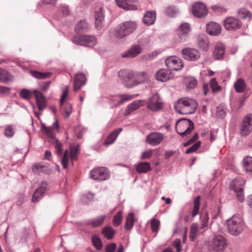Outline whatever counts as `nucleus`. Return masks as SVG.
Masks as SVG:
<instances>
[{
    "label": "nucleus",
    "mask_w": 252,
    "mask_h": 252,
    "mask_svg": "<svg viewBox=\"0 0 252 252\" xmlns=\"http://www.w3.org/2000/svg\"><path fill=\"white\" fill-rule=\"evenodd\" d=\"M198 104L195 100L187 97L179 99L174 104L176 112L181 114H191L195 112Z\"/></svg>",
    "instance_id": "nucleus-1"
},
{
    "label": "nucleus",
    "mask_w": 252,
    "mask_h": 252,
    "mask_svg": "<svg viewBox=\"0 0 252 252\" xmlns=\"http://www.w3.org/2000/svg\"><path fill=\"white\" fill-rule=\"evenodd\" d=\"M137 28L135 21L130 20L122 22L116 29L115 36L119 39H123L133 33Z\"/></svg>",
    "instance_id": "nucleus-2"
},
{
    "label": "nucleus",
    "mask_w": 252,
    "mask_h": 252,
    "mask_svg": "<svg viewBox=\"0 0 252 252\" xmlns=\"http://www.w3.org/2000/svg\"><path fill=\"white\" fill-rule=\"evenodd\" d=\"M227 229L232 235L238 236L244 228V223L239 217L233 216L227 221Z\"/></svg>",
    "instance_id": "nucleus-3"
},
{
    "label": "nucleus",
    "mask_w": 252,
    "mask_h": 252,
    "mask_svg": "<svg viewBox=\"0 0 252 252\" xmlns=\"http://www.w3.org/2000/svg\"><path fill=\"white\" fill-rule=\"evenodd\" d=\"M246 180L241 177L236 178L230 184V189L235 192L238 201L243 202L245 200L243 186Z\"/></svg>",
    "instance_id": "nucleus-4"
},
{
    "label": "nucleus",
    "mask_w": 252,
    "mask_h": 252,
    "mask_svg": "<svg viewBox=\"0 0 252 252\" xmlns=\"http://www.w3.org/2000/svg\"><path fill=\"white\" fill-rule=\"evenodd\" d=\"M175 128L179 134L184 136L192 131L194 128V124L189 119H181L176 122Z\"/></svg>",
    "instance_id": "nucleus-5"
},
{
    "label": "nucleus",
    "mask_w": 252,
    "mask_h": 252,
    "mask_svg": "<svg viewBox=\"0 0 252 252\" xmlns=\"http://www.w3.org/2000/svg\"><path fill=\"white\" fill-rule=\"evenodd\" d=\"M191 31V27L188 23L181 24L176 29L175 41L177 43H182L186 41L189 37Z\"/></svg>",
    "instance_id": "nucleus-6"
},
{
    "label": "nucleus",
    "mask_w": 252,
    "mask_h": 252,
    "mask_svg": "<svg viewBox=\"0 0 252 252\" xmlns=\"http://www.w3.org/2000/svg\"><path fill=\"white\" fill-rule=\"evenodd\" d=\"M163 103L158 94H155L150 96L147 101V108L153 112L158 111L162 110Z\"/></svg>",
    "instance_id": "nucleus-7"
},
{
    "label": "nucleus",
    "mask_w": 252,
    "mask_h": 252,
    "mask_svg": "<svg viewBox=\"0 0 252 252\" xmlns=\"http://www.w3.org/2000/svg\"><path fill=\"white\" fill-rule=\"evenodd\" d=\"M74 44L89 47H94L96 43V38L91 35L74 36L72 38Z\"/></svg>",
    "instance_id": "nucleus-8"
},
{
    "label": "nucleus",
    "mask_w": 252,
    "mask_h": 252,
    "mask_svg": "<svg viewBox=\"0 0 252 252\" xmlns=\"http://www.w3.org/2000/svg\"><path fill=\"white\" fill-rule=\"evenodd\" d=\"M90 176L94 180L102 181L108 179L110 174L106 168L100 167L92 170L90 171Z\"/></svg>",
    "instance_id": "nucleus-9"
},
{
    "label": "nucleus",
    "mask_w": 252,
    "mask_h": 252,
    "mask_svg": "<svg viewBox=\"0 0 252 252\" xmlns=\"http://www.w3.org/2000/svg\"><path fill=\"white\" fill-rule=\"evenodd\" d=\"M78 153L79 147L78 146L71 148L70 154L67 150H66L64 151L61 159L62 164L64 169H66L67 168L69 158H71L72 162L76 160L77 159V155Z\"/></svg>",
    "instance_id": "nucleus-10"
},
{
    "label": "nucleus",
    "mask_w": 252,
    "mask_h": 252,
    "mask_svg": "<svg viewBox=\"0 0 252 252\" xmlns=\"http://www.w3.org/2000/svg\"><path fill=\"white\" fill-rule=\"evenodd\" d=\"M166 66L171 71V70L178 71L184 66L182 61L176 56H170L165 61Z\"/></svg>",
    "instance_id": "nucleus-11"
},
{
    "label": "nucleus",
    "mask_w": 252,
    "mask_h": 252,
    "mask_svg": "<svg viewBox=\"0 0 252 252\" xmlns=\"http://www.w3.org/2000/svg\"><path fill=\"white\" fill-rule=\"evenodd\" d=\"M252 131V114L246 116L243 119L240 126V133L241 136L249 135Z\"/></svg>",
    "instance_id": "nucleus-12"
},
{
    "label": "nucleus",
    "mask_w": 252,
    "mask_h": 252,
    "mask_svg": "<svg viewBox=\"0 0 252 252\" xmlns=\"http://www.w3.org/2000/svg\"><path fill=\"white\" fill-rule=\"evenodd\" d=\"M227 245L225 238L220 235H216L212 240V248L213 250L219 252L224 251Z\"/></svg>",
    "instance_id": "nucleus-13"
},
{
    "label": "nucleus",
    "mask_w": 252,
    "mask_h": 252,
    "mask_svg": "<svg viewBox=\"0 0 252 252\" xmlns=\"http://www.w3.org/2000/svg\"><path fill=\"white\" fill-rule=\"evenodd\" d=\"M181 52L183 58L187 61H195L200 57L199 52L194 48L186 47L183 49Z\"/></svg>",
    "instance_id": "nucleus-14"
},
{
    "label": "nucleus",
    "mask_w": 252,
    "mask_h": 252,
    "mask_svg": "<svg viewBox=\"0 0 252 252\" xmlns=\"http://www.w3.org/2000/svg\"><path fill=\"white\" fill-rule=\"evenodd\" d=\"M241 22L234 17H228L223 20V26L227 31H236L242 27Z\"/></svg>",
    "instance_id": "nucleus-15"
},
{
    "label": "nucleus",
    "mask_w": 252,
    "mask_h": 252,
    "mask_svg": "<svg viewBox=\"0 0 252 252\" xmlns=\"http://www.w3.org/2000/svg\"><path fill=\"white\" fill-rule=\"evenodd\" d=\"M164 138V135L159 132H151L146 138V142L151 146H156L160 144Z\"/></svg>",
    "instance_id": "nucleus-16"
},
{
    "label": "nucleus",
    "mask_w": 252,
    "mask_h": 252,
    "mask_svg": "<svg viewBox=\"0 0 252 252\" xmlns=\"http://www.w3.org/2000/svg\"><path fill=\"white\" fill-rule=\"evenodd\" d=\"M191 12L195 17L202 18L207 14L208 9L203 3L198 2L192 5Z\"/></svg>",
    "instance_id": "nucleus-17"
},
{
    "label": "nucleus",
    "mask_w": 252,
    "mask_h": 252,
    "mask_svg": "<svg viewBox=\"0 0 252 252\" xmlns=\"http://www.w3.org/2000/svg\"><path fill=\"white\" fill-rule=\"evenodd\" d=\"M105 9L103 7H100L94 13L95 27L98 30H101L104 26Z\"/></svg>",
    "instance_id": "nucleus-18"
},
{
    "label": "nucleus",
    "mask_w": 252,
    "mask_h": 252,
    "mask_svg": "<svg viewBox=\"0 0 252 252\" xmlns=\"http://www.w3.org/2000/svg\"><path fill=\"white\" fill-rule=\"evenodd\" d=\"M174 75L169 69H159L156 74V79L157 80L164 82L173 78Z\"/></svg>",
    "instance_id": "nucleus-19"
},
{
    "label": "nucleus",
    "mask_w": 252,
    "mask_h": 252,
    "mask_svg": "<svg viewBox=\"0 0 252 252\" xmlns=\"http://www.w3.org/2000/svg\"><path fill=\"white\" fill-rule=\"evenodd\" d=\"M142 52V48L138 45L132 46L122 54V57L124 58H133Z\"/></svg>",
    "instance_id": "nucleus-20"
},
{
    "label": "nucleus",
    "mask_w": 252,
    "mask_h": 252,
    "mask_svg": "<svg viewBox=\"0 0 252 252\" xmlns=\"http://www.w3.org/2000/svg\"><path fill=\"white\" fill-rule=\"evenodd\" d=\"M47 188V182L45 181L41 182L40 186L34 191L32 200L34 202H38L43 196Z\"/></svg>",
    "instance_id": "nucleus-21"
},
{
    "label": "nucleus",
    "mask_w": 252,
    "mask_h": 252,
    "mask_svg": "<svg viewBox=\"0 0 252 252\" xmlns=\"http://www.w3.org/2000/svg\"><path fill=\"white\" fill-rule=\"evenodd\" d=\"M225 53V47L221 43L216 44L214 48L213 57L216 60H220L223 59Z\"/></svg>",
    "instance_id": "nucleus-22"
},
{
    "label": "nucleus",
    "mask_w": 252,
    "mask_h": 252,
    "mask_svg": "<svg viewBox=\"0 0 252 252\" xmlns=\"http://www.w3.org/2000/svg\"><path fill=\"white\" fill-rule=\"evenodd\" d=\"M221 31V27L217 23L212 22L206 25V31L210 35H218L220 34Z\"/></svg>",
    "instance_id": "nucleus-23"
},
{
    "label": "nucleus",
    "mask_w": 252,
    "mask_h": 252,
    "mask_svg": "<svg viewBox=\"0 0 252 252\" xmlns=\"http://www.w3.org/2000/svg\"><path fill=\"white\" fill-rule=\"evenodd\" d=\"M34 93L38 108L40 111H42L47 106L46 99L41 92L34 90Z\"/></svg>",
    "instance_id": "nucleus-24"
},
{
    "label": "nucleus",
    "mask_w": 252,
    "mask_h": 252,
    "mask_svg": "<svg viewBox=\"0 0 252 252\" xmlns=\"http://www.w3.org/2000/svg\"><path fill=\"white\" fill-rule=\"evenodd\" d=\"M86 80L87 79L84 74H77L74 82V91H77L80 90L85 84Z\"/></svg>",
    "instance_id": "nucleus-25"
},
{
    "label": "nucleus",
    "mask_w": 252,
    "mask_h": 252,
    "mask_svg": "<svg viewBox=\"0 0 252 252\" xmlns=\"http://www.w3.org/2000/svg\"><path fill=\"white\" fill-rule=\"evenodd\" d=\"M59 127L58 121L57 119H56L55 123L53 124L52 126L47 127L45 125L42 124L41 125V130L44 131L45 133L47 134L48 137L51 138L53 141L56 138L54 137V129H58Z\"/></svg>",
    "instance_id": "nucleus-26"
},
{
    "label": "nucleus",
    "mask_w": 252,
    "mask_h": 252,
    "mask_svg": "<svg viewBox=\"0 0 252 252\" xmlns=\"http://www.w3.org/2000/svg\"><path fill=\"white\" fill-rule=\"evenodd\" d=\"M148 79L147 74L146 72H135L134 77V82L131 85L128 86L129 88L133 87L139 84L145 82Z\"/></svg>",
    "instance_id": "nucleus-27"
},
{
    "label": "nucleus",
    "mask_w": 252,
    "mask_h": 252,
    "mask_svg": "<svg viewBox=\"0 0 252 252\" xmlns=\"http://www.w3.org/2000/svg\"><path fill=\"white\" fill-rule=\"evenodd\" d=\"M156 19V12L155 11L146 12L143 18V22L147 26L154 24Z\"/></svg>",
    "instance_id": "nucleus-28"
},
{
    "label": "nucleus",
    "mask_w": 252,
    "mask_h": 252,
    "mask_svg": "<svg viewBox=\"0 0 252 252\" xmlns=\"http://www.w3.org/2000/svg\"><path fill=\"white\" fill-rule=\"evenodd\" d=\"M144 102L143 100H136L133 101L132 103H130L125 110V115L127 116L130 114L132 112L138 109L143 103Z\"/></svg>",
    "instance_id": "nucleus-29"
},
{
    "label": "nucleus",
    "mask_w": 252,
    "mask_h": 252,
    "mask_svg": "<svg viewBox=\"0 0 252 252\" xmlns=\"http://www.w3.org/2000/svg\"><path fill=\"white\" fill-rule=\"evenodd\" d=\"M135 73V72L131 70H121L119 71L118 76L121 80L127 82L131 79H134Z\"/></svg>",
    "instance_id": "nucleus-30"
},
{
    "label": "nucleus",
    "mask_w": 252,
    "mask_h": 252,
    "mask_svg": "<svg viewBox=\"0 0 252 252\" xmlns=\"http://www.w3.org/2000/svg\"><path fill=\"white\" fill-rule=\"evenodd\" d=\"M136 0H116L117 4L125 10H135L137 6L133 4H129L128 2H134Z\"/></svg>",
    "instance_id": "nucleus-31"
},
{
    "label": "nucleus",
    "mask_w": 252,
    "mask_h": 252,
    "mask_svg": "<svg viewBox=\"0 0 252 252\" xmlns=\"http://www.w3.org/2000/svg\"><path fill=\"white\" fill-rule=\"evenodd\" d=\"M13 76L6 70L0 68V82L4 83L12 82Z\"/></svg>",
    "instance_id": "nucleus-32"
},
{
    "label": "nucleus",
    "mask_w": 252,
    "mask_h": 252,
    "mask_svg": "<svg viewBox=\"0 0 252 252\" xmlns=\"http://www.w3.org/2000/svg\"><path fill=\"white\" fill-rule=\"evenodd\" d=\"M122 130L123 129L122 128H118L112 131L105 140L104 145L105 146H108L110 144H112L115 141Z\"/></svg>",
    "instance_id": "nucleus-33"
},
{
    "label": "nucleus",
    "mask_w": 252,
    "mask_h": 252,
    "mask_svg": "<svg viewBox=\"0 0 252 252\" xmlns=\"http://www.w3.org/2000/svg\"><path fill=\"white\" fill-rule=\"evenodd\" d=\"M32 171L34 173L39 174L42 172L48 173L49 169L47 164L38 163L32 166Z\"/></svg>",
    "instance_id": "nucleus-34"
},
{
    "label": "nucleus",
    "mask_w": 252,
    "mask_h": 252,
    "mask_svg": "<svg viewBox=\"0 0 252 252\" xmlns=\"http://www.w3.org/2000/svg\"><path fill=\"white\" fill-rule=\"evenodd\" d=\"M198 44L202 50L205 51L208 50L210 42L208 37L204 35H200L198 37Z\"/></svg>",
    "instance_id": "nucleus-35"
},
{
    "label": "nucleus",
    "mask_w": 252,
    "mask_h": 252,
    "mask_svg": "<svg viewBox=\"0 0 252 252\" xmlns=\"http://www.w3.org/2000/svg\"><path fill=\"white\" fill-rule=\"evenodd\" d=\"M89 30L88 24L84 20H80L77 24L75 31L78 33H82L87 32Z\"/></svg>",
    "instance_id": "nucleus-36"
},
{
    "label": "nucleus",
    "mask_w": 252,
    "mask_h": 252,
    "mask_svg": "<svg viewBox=\"0 0 252 252\" xmlns=\"http://www.w3.org/2000/svg\"><path fill=\"white\" fill-rule=\"evenodd\" d=\"M179 9L174 5H169L166 7L164 10L166 15L170 17H175L179 14Z\"/></svg>",
    "instance_id": "nucleus-37"
},
{
    "label": "nucleus",
    "mask_w": 252,
    "mask_h": 252,
    "mask_svg": "<svg viewBox=\"0 0 252 252\" xmlns=\"http://www.w3.org/2000/svg\"><path fill=\"white\" fill-rule=\"evenodd\" d=\"M105 218V215H102L97 217L96 218L89 220L88 221L87 224L94 227H98L103 223Z\"/></svg>",
    "instance_id": "nucleus-38"
},
{
    "label": "nucleus",
    "mask_w": 252,
    "mask_h": 252,
    "mask_svg": "<svg viewBox=\"0 0 252 252\" xmlns=\"http://www.w3.org/2000/svg\"><path fill=\"white\" fill-rule=\"evenodd\" d=\"M184 82L188 89H193L197 85V81L194 77L187 76L184 78Z\"/></svg>",
    "instance_id": "nucleus-39"
},
{
    "label": "nucleus",
    "mask_w": 252,
    "mask_h": 252,
    "mask_svg": "<svg viewBox=\"0 0 252 252\" xmlns=\"http://www.w3.org/2000/svg\"><path fill=\"white\" fill-rule=\"evenodd\" d=\"M119 98H120V100L118 101L116 103L114 104V107H118L120 105H122L124 103L128 101L133 98H134L135 95L134 94H118Z\"/></svg>",
    "instance_id": "nucleus-40"
},
{
    "label": "nucleus",
    "mask_w": 252,
    "mask_h": 252,
    "mask_svg": "<svg viewBox=\"0 0 252 252\" xmlns=\"http://www.w3.org/2000/svg\"><path fill=\"white\" fill-rule=\"evenodd\" d=\"M151 169L150 163L148 162H140L136 167V171L139 174L146 173L151 170Z\"/></svg>",
    "instance_id": "nucleus-41"
},
{
    "label": "nucleus",
    "mask_w": 252,
    "mask_h": 252,
    "mask_svg": "<svg viewBox=\"0 0 252 252\" xmlns=\"http://www.w3.org/2000/svg\"><path fill=\"white\" fill-rule=\"evenodd\" d=\"M115 233V230L111 226H105L102 230V234L108 240L112 239Z\"/></svg>",
    "instance_id": "nucleus-42"
},
{
    "label": "nucleus",
    "mask_w": 252,
    "mask_h": 252,
    "mask_svg": "<svg viewBox=\"0 0 252 252\" xmlns=\"http://www.w3.org/2000/svg\"><path fill=\"white\" fill-rule=\"evenodd\" d=\"M243 167L245 170L251 174H252V157L250 156L246 157L243 161Z\"/></svg>",
    "instance_id": "nucleus-43"
},
{
    "label": "nucleus",
    "mask_w": 252,
    "mask_h": 252,
    "mask_svg": "<svg viewBox=\"0 0 252 252\" xmlns=\"http://www.w3.org/2000/svg\"><path fill=\"white\" fill-rule=\"evenodd\" d=\"M234 87L237 93L243 92L246 88V84L242 78H239L234 83Z\"/></svg>",
    "instance_id": "nucleus-44"
},
{
    "label": "nucleus",
    "mask_w": 252,
    "mask_h": 252,
    "mask_svg": "<svg viewBox=\"0 0 252 252\" xmlns=\"http://www.w3.org/2000/svg\"><path fill=\"white\" fill-rule=\"evenodd\" d=\"M31 75L37 79H45L49 78L51 75L50 72H41L36 70H32Z\"/></svg>",
    "instance_id": "nucleus-45"
},
{
    "label": "nucleus",
    "mask_w": 252,
    "mask_h": 252,
    "mask_svg": "<svg viewBox=\"0 0 252 252\" xmlns=\"http://www.w3.org/2000/svg\"><path fill=\"white\" fill-rule=\"evenodd\" d=\"M200 196H198L195 198L193 201V207L191 212V217L192 219L199 213L200 207Z\"/></svg>",
    "instance_id": "nucleus-46"
},
{
    "label": "nucleus",
    "mask_w": 252,
    "mask_h": 252,
    "mask_svg": "<svg viewBox=\"0 0 252 252\" xmlns=\"http://www.w3.org/2000/svg\"><path fill=\"white\" fill-rule=\"evenodd\" d=\"M134 222V217L133 213H129L126 219L125 228L127 230L131 229L133 226Z\"/></svg>",
    "instance_id": "nucleus-47"
},
{
    "label": "nucleus",
    "mask_w": 252,
    "mask_h": 252,
    "mask_svg": "<svg viewBox=\"0 0 252 252\" xmlns=\"http://www.w3.org/2000/svg\"><path fill=\"white\" fill-rule=\"evenodd\" d=\"M151 228L152 230V231L155 233L154 237H155L158 233V230L159 225H160V221L156 219V218H153L151 220Z\"/></svg>",
    "instance_id": "nucleus-48"
},
{
    "label": "nucleus",
    "mask_w": 252,
    "mask_h": 252,
    "mask_svg": "<svg viewBox=\"0 0 252 252\" xmlns=\"http://www.w3.org/2000/svg\"><path fill=\"white\" fill-rule=\"evenodd\" d=\"M52 143L55 149L56 153L58 156H61L63 152V144L57 139H54Z\"/></svg>",
    "instance_id": "nucleus-49"
},
{
    "label": "nucleus",
    "mask_w": 252,
    "mask_h": 252,
    "mask_svg": "<svg viewBox=\"0 0 252 252\" xmlns=\"http://www.w3.org/2000/svg\"><path fill=\"white\" fill-rule=\"evenodd\" d=\"M92 242L93 245L97 250H100L102 248V244L101 239L96 235L93 236Z\"/></svg>",
    "instance_id": "nucleus-50"
},
{
    "label": "nucleus",
    "mask_w": 252,
    "mask_h": 252,
    "mask_svg": "<svg viewBox=\"0 0 252 252\" xmlns=\"http://www.w3.org/2000/svg\"><path fill=\"white\" fill-rule=\"evenodd\" d=\"M198 231V226L197 223H193L190 228L189 238L191 241H193L196 236Z\"/></svg>",
    "instance_id": "nucleus-51"
},
{
    "label": "nucleus",
    "mask_w": 252,
    "mask_h": 252,
    "mask_svg": "<svg viewBox=\"0 0 252 252\" xmlns=\"http://www.w3.org/2000/svg\"><path fill=\"white\" fill-rule=\"evenodd\" d=\"M210 85L213 93L218 92L221 90V87L218 85L215 78H213L211 79L210 81Z\"/></svg>",
    "instance_id": "nucleus-52"
},
{
    "label": "nucleus",
    "mask_w": 252,
    "mask_h": 252,
    "mask_svg": "<svg viewBox=\"0 0 252 252\" xmlns=\"http://www.w3.org/2000/svg\"><path fill=\"white\" fill-rule=\"evenodd\" d=\"M122 211H119L113 217V222L114 225L115 226H119L122 221Z\"/></svg>",
    "instance_id": "nucleus-53"
},
{
    "label": "nucleus",
    "mask_w": 252,
    "mask_h": 252,
    "mask_svg": "<svg viewBox=\"0 0 252 252\" xmlns=\"http://www.w3.org/2000/svg\"><path fill=\"white\" fill-rule=\"evenodd\" d=\"M94 195L91 192H88L82 196L81 201L84 204H88L93 200Z\"/></svg>",
    "instance_id": "nucleus-54"
},
{
    "label": "nucleus",
    "mask_w": 252,
    "mask_h": 252,
    "mask_svg": "<svg viewBox=\"0 0 252 252\" xmlns=\"http://www.w3.org/2000/svg\"><path fill=\"white\" fill-rule=\"evenodd\" d=\"M201 221V226L200 229H203L208 226V222L209 220V216L207 213L202 214L200 216Z\"/></svg>",
    "instance_id": "nucleus-55"
},
{
    "label": "nucleus",
    "mask_w": 252,
    "mask_h": 252,
    "mask_svg": "<svg viewBox=\"0 0 252 252\" xmlns=\"http://www.w3.org/2000/svg\"><path fill=\"white\" fill-rule=\"evenodd\" d=\"M201 144V142L200 141H197L194 144L186 150V154H188L196 151L200 147Z\"/></svg>",
    "instance_id": "nucleus-56"
},
{
    "label": "nucleus",
    "mask_w": 252,
    "mask_h": 252,
    "mask_svg": "<svg viewBox=\"0 0 252 252\" xmlns=\"http://www.w3.org/2000/svg\"><path fill=\"white\" fill-rule=\"evenodd\" d=\"M63 111L64 112V117L65 118L69 117L70 115L71 114L72 109V106L70 103L66 104L63 107Z\"/></svg>",
    "instance_id": "nucleus-57"
},
{
    "label": "nucleus",
    "mask_w": 252,
    "mask_h": 252,
    "mask_svg": "<svg viewBox=\"0 0 252 252\" xmlns=\"http://www.w3.org/2000/svg\"><path fill=\"white\" fill-rule=\"evenodd\" d=\"M14 134V129L12 126L8 125L5 127L4 135L7 137H11Z\"/></svg>",
    "instance_id": "nucleus-58"
},
{
    "label": "nucleus",
    "mask_w": 252,
    "mask_h": 252,
    "mask_svg": "<svg viewBox=\"0 0 252 252\" xmlns=\"http://www.w3.org/2000/svg\"><path fill=\"white\" fill-rule=\"evenodd\" d=\"M32 93L28 89H24L21 90L20 93V95L21 97L28 99H29L32 96Z\"/></svg>",
    "instance_id": "nucleus-59"
},
{
    "label": "nucleus",
    "mask_w": 252,
    "mask_h": 252,
    "mask_svg": "<svg viewBox=\"0 0 252 252\" xmlns=\"http://www.w3.org/2000/svg\"><path fill=\"white\" fill-rule=\"evenodd\" d=\"M226 110L221 106L217 107V115L220 118H223L226 115Z\"/></svg>",
    "instance_id": "nucleus-60"
},
{
    "label": "nucleus",
    "mask_w": 252,
    "mask_h": 252,
    "mask_svg": "<svg viewBox=\"0 0 252 252\" xmlns=\"http://www.w3.org/2000/svg\"><path fill=\"white\" fill-rule=\"evenodd\" d=\"M68 87L66 86L65 88L63 90V93L62 94L61 101H60V104L61 105H63V102L64 100L66 99L68 95Z\"/></svg>",
    "instance_id": "nucleus-61"
},
{
    "label": "nucleus",
    "mask_w": 252,
    "mask_h": 252,
    "mask_svg": "<svg viewBox=\"0 0 252 252\" xmlns=\"http://www.w3.org/2000/svg\"><path fill=\"white\" fill-rule=\"evenodd\" d=\"M153 155V151L152 150H148L143 152L141 156V159H148L150 158Z\"/></svg>",
    "instance_id": "nucleus-62"
},
{
    "label": "nucleus",
    "mask_w": 252,
    "mask_h": 252,
    "mask_svg": "<svg viewBox=\"0 0 252 252\" xmlns=\"http://www.w3.org/2000/svg\"><path fill=\"white\" fill-rule=\"evenodd\" d=\"M116 244L114 243H112L108 245L105 248L106 252H114L116 248Z\"/></svg>",
    "instance_id": "nucleus-63"
},
{
    "label": "nucleus",
    "mask_w": 252,
    "mask_h": 252,
    "mask_svg": "<svg viewBox=\"0 0 252 252\" xmlns=\"http://www.w3.org/2000/svg\"><path fill=\"white\" fill-rule=\"evenodd\" d=\"M119 98V96H118V94H117V95H110L109 97H108V99L110 102V103H112V105L111 106V108H113V107H114L113 106H114V104L115 103H116L118 101H119L118 100V99Z\"/></svg>",
    "instance_id": "nucleus-64"
}]
</instances>
